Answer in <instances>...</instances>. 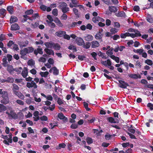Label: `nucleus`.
Wrapping results in <instances>:
<instances>
[{"mask_svg": "<svg viewBox=\"0 0 153 153\" xmlns=\"http://www.w3.org/2000/svg\"><path fill=\"white\" fill-rule=\"evenodd\" d=\"M59 6L62 12L64 13H66L69 10V8L67 7V4L64 2H61Z\"/></svg>", "mask_w": 153, "mask_h": 153, "instance_id": "obj_1", "label": "nucleus"}, {"mask_svg": "<svg viewBox=\"0 0 153 153\" xmlns=\"http://www.w3.org/2000/svg\"><path fill=\"white\" fill-rule=\"evenodd\" d=\"M26 86L29 88H33L34 89H36L37 87L36 83L33 81H32L30 82H27Z\"/></svg>", "mask_w": 153, "mask_h": 153, "instance_id": "obj_2", "label": "nucleus"}, {"mask_svg": "<svg viewBox=\"0 0 153 153\" xmlns=\"http://www.w3.org/2000/svg\"><path fill=\"white\" fill-rule=\"evenodd\" d=\"M28 53L27 49L26 48H24L20 51V54L21 55V58L25 59L26 57H25V56Z\"/></svg>", "mask_w": 153, "mask_h": 153, "instance_id": "obj_3", "label": "nucleus"}, {"mask_svg": "<svg viewBox=\"0 0 153 153\" xmlns=\"http://www.w3.org/2000/svg\"><path fill=\"white\" fill-rule=\"evenodd\" d=\"M119 86L121 88H126L127 86L129 85L128 83H126L123 81L121 80H119Z\"/></svg>", "mask_w": 153, "mask_h": 153, "instance_id": "obj_4", "label": "nucleus"}, {"mask_svg": "<svg viewBox=\"0 0 153 153\" xmlns=\"http://www.w3.org/2000/svg\"><path fill=\"white\" fill-rule=\"evenodd\" d=\"M91 47L92 48H96L100 46L99 43L97 41H93L91 42Z\"/></svg>", "mask_w": 153, "mask_h": 153, "instance_id": "obj_5", "label": "nucleus"}, {"mask_svg": "<svg viewBox=\"0 0 153 153\" xmlns=\"http://www.w3.org/2000/svg\"><path fill=\"white\" fill-rule=\"evenodd\" d=\"M76 42L79 45L82 46L83 45L84 41L81 38L77 37L76 39Z\"/></svg>", "mask_w": 153, "mask_h": 153, "instance_id": "obj_6", "label": "nucleus"}, {"mask_svg": "<svg viewBox=\"0 0 153 153\" xmlns=\"http://www.w3.org/2000/svg\"><path fill=\"white\" fill-rule=\"evenodd\" d=\"M12 90L14 93L15 94L18 92L19 89V86L15 84H13L12 85Z\"/></svg>", "mask_w": 153, "mask_h": 153, "instance_id": "obj_7", "label": "nucleus"}, {"mask_svg": "<svg viewBox=\"0 0 153 153\" xmlns=\"http://www.w3.org/2000/svg\"><path fill=\"white\" fill-rule=\"evenodd\" d=\"M58 117L60 120H62L64 122H67L68 120L67 118L62 113L58 114Z\"/></svg>", "mask_w": 153, "mask_h": 153, "instance_id": "obj_8", "label": "nucleus"}, {"mask_svg": "<svg viewBox=\"0 0 153 153\" xmlns=\"http://www.w3.org/2000/svg\"><path fill=\"white\" fill-rule=\"evenodd\" d=\"M101 63L105 66H111V62L109 59H108L105 61H102Z\"/></svg>", "mask_w": 153, "mask_h": 153, "instance_id": "obj_9", "label": "nucleus"}, {"mask_svg": "<svg viewBox=\"0 0 153 153\" xmlns=\"http://www.w3.org/2000/svg\"><path fill=\"white\" fill-rule=\"evenodd\" d=\"M65 31L60 30L56 32L55 33V35L58 37H61L63 36L65 34H66Z\"/></svg>", "mask_w": 153, "mask_h": 153, "instance_id": "obj_10", "label": "nucleus"}, {"mask_svg": "<svg viewBox=\"0 0 153 153\" xmlns=\"http://www.w3.org/2000/svg\"><path fill=\"white\" fill-rule=\"evenodd\" d=\"M102 35L100 32H98L95 35V38L97 40H99L101 41H102Z\"/></svg>", "mask_w": 153, "mask_h": 153, "instance_id": "obj_11", "label": "nucleus"}, {"mask_svg": "<svg viewBox=\"0 0 153 153\" xmlns=\"http://www.w3.org/2000/svg\"><path fill=\"white\" fill-rule=\"evenodd\" d=\"M54 21L59 27H62L63 26V24L61 22L60 20L57 18H56L55 19Z\"/></svg>", "mask_w": 153, "mask_h": 153, "instance_id": "obj_12", "label": "nucleus"}, {"mask_svg": "<svg viewBox=\"0 0 153 153\" xmlns=\"http://www.w3.org/2000/svg\"><path fill=\"white\" fill-rule=\"evenodd\" d=\"M22 74L24 78H25L28 74L27 69L26 68H24L22 71Z\"/></svg>", "mask_w": 153, "mask_h": 153, "instance_id": "obj_13", "label": "nucleus"}, {"mask_svg": "<svg viewBox=\"0 0 153 153\" xmlns=\"http://www.w3.org/2000/svg\"><path fill=\"white\" fill-rule=\"evenodd\" d=\"M108 9L111 12L115 13L118 10L117 8L115 6H109Z\"/></svg>", "mask_w": 153, "mask_h": 153, "instance_id": "obj_14", "label": "nucleus"}, {"mask_svg": "<svg viewBox=\"0 0 153 153\" xmlns=\"http://www.w3.org/2000/svg\"><path fill=\"white\" fill-rule=\"evenodd\" d=\"M115 15L117 17H125L126 16V14L123 11H120L118 13H116Z\"/></svg>", "mask_w": 153, "mask_h": 153, "instance_id": "obj_15", "label": "nucleus"}, {"mask_svg": "<svg viewBox=\"0 0 153 153\" xmlns=\"http://www.w3.org/2000/svg\"><path fill=\"white\" fill-rule=\"evenodd\" d=\"M19 29V27L16 24H15L12 25L11 27V29L12 30H17Z\"/></svg>", "mask_w": 153, "mask_h": 153, "instance_id": "obj_16", "label": "nucleus"}, {"mask_svg": "<svg viewBox=\"0 0 153 153\" xmlns=\"http://www.w3.org/2000/svg\"><path fill=\"white\" fill-rule=\"evenodd\" d=\"M83 48L87 49L90 48L91 45V43L89 42H87L85 43H83Z\"/></svg>", "mask_w": 153, "mask_h": 153, "instance_id": "obj_17", "label": "nucleus"}, {"mask_svg": "<svg viewBox=\"0 0 153 153\" xmlns=\"http://www.w3.org/2000/svg\"><path fill=\"white\" fill-rule=\"evenodd\" d=\"M45 51L49 55H53L54 53L53 50L51 49H49L48 48H45Z\"/></svg>", "mask_w": 153, "mask_h": 153, "instance_id": "obj_18", "label": "nucleus"}, {"mask_svg": "<svg viewBox=\"0 0 153 153\" xmlns=\"http://www.w3.org/2000/svg\"><path fill=\"white\" fill-rule=\"evenodd\" d=\"M85 39L87 41H90L92 40L93 39V36L91 35H88L85 37Z\"/></svg>", "mask_w": 153, "mask_h": 153, "instance_id": "obj_19", "label": "nucleus"}, {"mask_svg": "<svg viewBox=\"0 0 153 153\" xmlns=\"http://www.w3.org/2000/svg\"><path fill=\"white\" fill-rule=\"evenodd\" d=\"M129 76L131 78L135 79L141 78V76L140 75L138 76L136 74H129Z\"/></svg>", "mask_w": 153, "mask_h": 153, "instance_id": "obj_20", "label": "nucleus"}, {"mask_svg": "<svg viewBox=\"0 0 153 153\" xmlns=\"http://www.w3.org/2000/svg\"><path fill=\"white\" fill-rule=\"evenodd\" d=\"M7 70L10 73H11L12 72H13L14 69L13 67L11 65H7Z\"/></svg>", "mask_w": 153, "mask_h": 153, "instance_id": "obj_21", "label": "nucleus"}, {"mask_svg": "<svg viewBox=\"0 0 153 153\" xmlns=\"http://www.w3.org/2000/svg\"><path fill=\"white\" fill-rule=\"evenodd\" d=\"M17 20V18L16 17L12 16L10 18V21L11 23H12L16 22Z\"/></svg>", "mask_w": 153, "mask_h": 153, "instance_id": "obj_22", "label": "nucleus"}, {"mask_svg": "<svg viewBox=\"0 0 153 153\" xmlns=\"http://www.w3.org/2000/svg\"><path fill=\"white\" fill-rule=\"evenodd\" d=\"M15 94L17 95L19 98L21 100H24L25 98L24 95L21 93L18 92Z\"/></svg>", "mask_w": 153, "mask_h": 153, "instance_id": "obj_23", "label": "nucleus"}, {"mask_svg": "<svg viewBox=\"0 0 153 153\" xmlns=\"http://www.w3.org/2000/svg\"><path fill=\"white\" fill-rule=\"evenodd\" d=\"M7 10L10 13L12 14L13 12V7L12 6H9L7 7Z\"/></svg>", "mask_w": 153, "mask_h": 153, "instance_id": "obj_24", "label": "nucleus"}, {"mask_svg": "<svg viewBox=\"0 0 153 153\" xmlns=\"http://www.w3.org/2000/svg\"><path fill=\"white\" fill-rule=\"evenodd\" d=\"M9 98H3V99L1 100V103L4 104H6L9 102Z\"/></svg>", "mask_w": 153, "mask_h": 153, "instance_id": "obj_25", "label": "nucleus"}, {"mask_svg": "<svg viewBox=\"0 0 153 153\" xmlns=\"http://www.w3.org/2000/svg\"><path fill=\"white\" fill-rule=\"evenodd\" d=\"M16 114L13 111H11L10 112V117H11L13 118H16L17 117Z\"/></svg>", "mask_w": 153, "mask_h": 153, "instance_id": "obj_26", "label": "nucleus"}, {"mask_svg": "<svg viewBox=\"0 0 153 153\" xmlns=\"http://www.w3.org/2000/svg\"><path fill=\"white\" fill-rule=\"evenodd\" d=\"M7 109V107L6 106L0 104V112H1L5 111Z\"/></svg>", "mask_w": 153, "mask_h": 153, "instance_id": "obj_27", "label": "nucleus"}, {"mask_svg": "<svg viewBox=\"0 0 153 153\" xmlns=\"http://www.w3.org/2000/svg\"><path fill=\"white\" fill-rule=\"evenodd\" d=\"M49 74V72L48 71H45V72H41L40 73V74L42 77H46Z\"/></svg>", "mask_w": 153, "mask_h": 153, "instance_id": "obj_28", "label": "nucleus"}, {"mask_svg": "<svg viewBox=\"0 0 153 153\" xmlns=\"http://www.w3.org/2000/svg\"><path fill=\"white\" fill-rule=\"evenodd\" d=\"M35 63L34 61L32 59L29 60L27 62L28 65L31 66H33L35 65Z\"/></svg>", "mask_w": 153, "mask_h": 153, "instance_id": "obj_29", "label": "nucleus"}, {"mask_svg": "<svg viewBox=\"0 0 153 153\" xmlns=\"http://www.w3.org/2000/svg\"><path fill=\"white\" fill-rule=\"evenodd\" d=\"M28 44L27 41L22 42L20 43L19 45L21 47H24L26 46Z\"/></svg>", "mask_w": 153, "mask_h": 153, "instance_id": "obj_30", "label": "nucleus"}, {"mask_svg": "<svg viewBox=\"0 0 153 153\" xmlns=\"http://www.w3.org/2000/svg\"><path fill=\"white\" fill-rule=\"evenodd\" d=\"M76 25V22H73L71 24H70L68 25V27L69 28H72L74 27Z\"/></svg>", "mask_w": 153, "mask_h": 153, "instance_id": "obj_31", "label": "nucleus"}, {"mask_svg": "<svg viewBox=\"0 0 153 153\" xmlns=\"http://www.w3.org/2000/svg\"><path fill=\"white\" fill-rule=\"evenodd\" d=\"M118 31V29L115 28H112L110 29V31L112 34H115V33H117Z\"/></svg>", "mask_w": 153, "mask_h": 153, "instance_id": "obj_32", "label": "nucleus"}, {"mask_svg": "<svg viewBox=\"0 0 153 153\" xmlns=\"http://www.w3.org/2000/svg\"><path fill=\"white\" fill-rule=\"evenodd\" d=\"M145 63L151 66L153 65L152 61L151 60L149 59H147L145 61Z\"/></svg>", "mask_w": 153, "mask_h": 153, "instance_id": "obj_33", "label": "nucleus"}, {"mask_svg": "<svg viewBox=\"0 0 153 153\" xmlns=\"http://www.w3.org/2000/svg\"><path fill=\"white\" fill-rule=\"evenodd\" d=\"M6 10L4 9H0V15L4 16L6 14Z\"/></svg>", "mask_w": 153, "mask_h": 153, "instance_id": "obj_34", "label": "nucleus"}, {"mask_svg": "<svg viewBox=\"0 0 153 153\" xmlns=\"http://www.w3.org/2000/svg\"><path fill=\"white\" fill-rule=\"evenodd\" d=\"M86 141L87 142V143L88 144H90L92 143L93 142V140L92 139L89 137H87L86 139Z\"/></svg>", "mask_w": 153, "mask_h": 153, "instance_id": "obj_35", "label": "nucleus"}, {"mask_svg": "<svg viewBox=\"0 0 153 153\" xmlns=\"http://www.w3.org/2000/svg\"><path fill=\"white\" fill-rule=\"evenodd\" d=\"M45 45L48 48H52L54 46V44H52L48 42L45 43Z\"/></svg>", "mask_w": 153, "mask_h": 153, "instance_id": "obj_36", "label": "nucleus"}, {"mask_svg": "<svg viewBox=\"0 0 153 153\" xmlns=\"http://www.w3.org/2000/svg\"><path fill=\"white\" fill-rule=\"evenodd\" d=\"M144 50L143 49H138L136 50H134V52L139 53V54L140 55L142 54L143 53Z\"/></svg>", "mask_w": 153, "mask_h": 153, "instance_id": "obj_37", "label": "nucleus"}, {"mask_svg": "<svg viewBox=\"0 0 153 153\" xmlns=\"http://www.w3.org/2000/svg\"><path fill=\"white\" fill-rule=\"evenodd\" d=\"M113 48H111L109 49L107 52H106V54L108 55H112L113 54Z\"/></svg>", "mask_w": 153, "mask_h": 153, "instance_id": "obj_38", "label": "nucleus"}, {"mask_svg": "<svg viewBox=\"0 0 153 153\" xmlns=\"http://www.w3.org/2000/svg\"><path fill=\"white\" fill-rule=\"evenodd\" d=\"M53 73L54 74L57 75L59 73V70L57 69L56 67H53Z\"/></svg>", "mask_w": 153, "mask_h": 153, "instance_id": "obj_39", "label": "nucleus"}, {"mask_svg": "<svg viewBox=\"0 0 153 153\" xmlns=\"http://www.w3.org/2000/svg\"><path fill=\"white\" fill-rule=\"evenodd\" d=\"M98 55L99 56L101 57L102 58H104L105 59H106L107 58V57L105 55V53L101 52V51L99 52L98 53Z\"/></svg>", "mask_w": 153, "mask_h": 153, "instance_id": "obj_40", "label": "nucleus"}, {"mask_svg": "<svg viewBox=\"0 0 153 153\" xmlns=\"http://www.w3.org/2000/svg\"><path fill=\"white\" fill-rule=\"evenodd\" d=\"M111 38H112L114 40H116L117 39H119L120 36L119 35L116 34L111 36Z\"/></svg>", "mask_w": 153, "mask_h": 153, "instance_id": "obj_41", "label": "nucleus"}, {"mask_svg": "<svg viewBox=\"0 0 153 153\" xmlns=\"http://www.w3.org/2000/svg\"><path fill=\"white\" fill-rule=\"evenodd\" d=\"M14 81V79L13 78L8 77V78L6 80H5V82L12 83Z\"/></svg>", "mask_w": 153, "mask_h": 153, "instance_id": "obj_42", "label": "nucleus"}, {"mask_svg": "<svg viewBox=\"0 0 153 153\" xmlns=\"http://www.w3.org/2000/svg\"><path fill=\"white\" fill-rule=\"evenodd\" d=\"M39 62L45 63L46 61V59L43 57H41L39 59Z\"/></svg>", "mask_w": 153, "mask_h": 153, "instance_id": "obj_43", "label": "nucleus"}, {"mask_svg": "<svg viewBox=\"0 0 153 153\" xmlns=\"http://www.w3.org/2000/svg\"><path fill=\"white\" fill-rule=\"evenodd\" d=\"M54 49L56 50H59L60 49V46L58 44H54V46L53 47Z\"/></svg>", "mask_w": 153, "mask_h": 153, "instance_id": "obj_44", "label": "nucleus"}, {"mask_svg": "<svg viewBox=\"0 0 153 153\" xmlns=\"http://www.w3.org/2000/svg\"><path fill=\"white\" fill-rule=\"evenodd\" d=\"M135 65L136 67L137 68H141V63L139 61H136Z\"/></svg>", "mask_w": 153, "mask_h": 153, "instance_id": "obj_45", "label": "nucleus"}, {"mask_svg": "<svg viewBox=\"0 0 153 153\" xmlns=\"http://www.w3.org/2000/svg\"><path fill=\"white\" fill-rule=\"evenodd\" d=\"M68 49L70 50H74V51L76 52L77 51V49L76 47L73 45H71L68 47Z\"/></svg>", "mask_w": 153, "mask_h": 153, "instance_id": "obj_46", "label": "nucleus"}, {"mask_svg": "<svg viewBox=\"0 0 153 153\" xmlns=\"http://www.w3.org/2000/svg\"><path fill=\"white\" fill-rule=\"evenodd\" d=\"M120 36L121 38H125L126 36H128V32L126 33H121Z\"/></svg>", "mask_w": 153, "mask_h": 153, "instance_id": "obj_47", "label": "nucleus"}, {"mask_svg": "<svg viewBox=\"0 0 153 153\" xmlns=\"http://www.w3.org/2000/svg\"><path fill=\"white\" fill-rule=\"evenodd\" d=\"M52 14L55 16L58 15V10L56 9H54L52 11Z\"/></svg>", "mask_w": 153, "mask_h": 153, "instance_id": "obj_48", "label": "nucleus"}, {"mask_svg": "<svg viewBox=\"0 0 153 153\" xmlns=\"http://www.w3.org/2000/svg\"><path fill=\"white\" fill-rule=\"evenodd\" d=\"M16 102L19 104L21 105H24V102L20 100H16Z\"/></svg>", "mask_w": 153, "mask_h": 153, "instance_id": "obj_49", "label": "nucleus"}, {"mask_svg": "<svg viewBox=\"0 0 153 153\" xmlns=\"http://www.w3.org/2000/svg\"><path fill=\"white\" fill-rule=\"evenodd\" d=\"M100 17H94L92 19V21L94 23H96L98 21L100 20Z\"/></svg>", "mask_w": 153, "mask_h": 153, "instance_id": "obj_50", "label": "nucleus"}, {"mask_svg": "<svg viewBox=\"0 0 153 153\" xmlns=\"http://www.w3.org/2000/svg\"><path fill=\"white\" fill-rule=\"evenodd\" d=\"M33 10L32 9L28 10L25 12V14L26 15H30L32 14L33 13Z\"/></svg>", "mask_w": 153, "mask_h": 153, "instance_id": "obj_51", "label": "nucleus"}, {"mask_svg": "<svg viewBox=\"0 0 153 153\" xmlns=\"http://www.w3.org/2000/svg\"><path fill=\"white\" fill-rule=\"evenodd\" d=\"M83 103H84V106L85 108L86 109L87 111H89L90 110V109L89 108H88V103L85 102H84Z\"/></svg>", "mask_w": 153, "mask_h": 153, "instance_id": "obj_52", "label": "nucleus"}, {"mask_svg": "<svg viewBox=\"0 0 153 153\" xmlns=\"http://www.w3.org/2000/svg\"><path fill=\"white\" fill-rule=\"evenodd\" d=\"M34 100L37 102H40L41 101V99L40 98H38L36 96H34Z\"/></svg>", "mask_w": 153, "mask_h": 153, "instance_id": "obj_53", "label": "nucleus"}, {"mask_svg": "<svg viewBox=\"0 0 153 153\" xmlns=\"http://www.w3.org/2000/svg\"><path fill=\"white\" fill-rule=\"evenodd\" d=\"M91 55L93 57L94 59L95 60H97V58L96 56H97V54L95 52H93L91 53Z\"/></svg>", "mask_w": 153, "mask_h": 153, "instance_id": "obj_54", "label": "nucleus"}, {"mask_svg": "<svg viewBox=\"0 0 153 153\" xmlns=\"http://www.w3.org/2000/svg\"><path fill=\"white\" fill-rule=\"evenodd\" d=\"M66 145L64 143H60L59 144V149H60L61 148H64L65 147Z\"/></svg>", "mask_w": 153, "mask_h": 153, "instance_id": "obj_55", "label": "nucleus"}, {"mask_svg": "<svg viewBox=\"0 0 153 153\" xmlns=\"http://www.w3.org/2000/svg\"><path fill=\"white\" fill-rule=\"evenodd\" d=\"M40 119L42 121H47L48 120V118L47 116L44 115L40 117Z\"/></svg>", "mask_w": 153, "mask_h": 153, "instance_id": "obj_56", "label": "nucleus"}, {"mask_svg": "<svg viewBox=\"0 0 153 153\" xmlns=\"http://www.w3.org/2000/svg\"><path fill=\"white\" fill-rule=\"evenodd\" d=\"M108 121L111 123H115V121L114 120V118L112 117H110L108 118Z\"/></svg>", "mask_w": 153, "mask_h": 153, "instance_id": "obj_57", "label": "nucleus"}, {"mask_svg": "<svg viewBox=\"0 0 153 153\" xmlns=\"http://www.w3.org/2000/svg\"><path fill=\"white\" fill-rule=\"evenodd\" d=\"M147 20L148 22L150 23H152L153 22V19L149 16H148L147 17Z\"/></svg>", "mask_w": 153, "mask_h": 153, "instance_id": "obj_58", "label": "nucleus"}, {"mask_svg": "<svg viewBox=\"0 0 153 153\" xmlns=\"http://www.w3.org/2000/svg\"><path fill=\"white\" fill-rule=\"evenodd\" d=\"M39 25L38 23L36 22L34 24H31V27L33 28H36Z\"/></svg>", "mask_w": 153, "mask_h": 153, "instance_id": "obj_59", "label": "nucleus"}, {"mask_svg": "<svg viewBox=\"0 0 153 153\" xmlns=\"http://www.w3.org/2000/svg\"><path fill=\"white\" fill-rule=\"evenodd\" d=\"M26 48L27 49L28 53L32 52L34 51V49L32 47H28Z\"/></svg>", "mask_w": 153, "mask_h": 153, "instance_id": "obj_60", "label": "nucleus"}, {"mask_svg": "<svg viewBox=\"0 0 153 153\" xmlns=\"http://www.w3.org/2000/svg\"><path fill=\"white\" fill-rule=\"evenodd\" d=\"M112 136V135H110L109 134H107L105 135V138L107 140H109L111 137Z\"/></svg>", "mask_w": 153, "mask_h": 153, "instance_id": "obj_61", "label": "nucleus"}, {"mask_svg": "<svg viewBox=\"0 0 153 153\" xmlns=\"http://www.w3.org/2000/svg\"><path fill=\"white\" fill-rule=\"evenodd\" d=\"M48 62L50 64L53 65L54 63V61L53 59L50 58L48 60Z\"/></svg>", "mask_w": 153, "mask_h": 153, "instance_id": "obj_62", "label": "nucleus"}, {"mask_svg": "<svg viewBox=\"0 0 153 153\" xmlns=\"http://www.w3.org/2000/svg\"><path fill=\"white\" fill-rule=\"evenodd\" d=\"M61 18L62 19L66 20L67 18V16L65 13H63L61 16Z\"/></svg>", "mask_w": 153, "mask_h": 153, "instance_id": "obj_63", "label": "nucleus"}, {"mask_svg": "<svg viewBox=\"0 0 153 153\" xmlns=\"http://www.w3.org/2000/svg\"><path fill=\"white\" fill-rule=\"evenodd\" d=\"M147 106L149 108L150 110H153V104L151 103H149L147 104Z\"/></svg>", "mask_w": 153, "mask_h": 153, "instance_id": "obj_64", "label": "nucleus"}]
</instances>
